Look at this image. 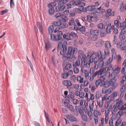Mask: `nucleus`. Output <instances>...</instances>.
<instances>
[{
    "label": "nucleus",
    "mask_w": 126,
    "mask_h": 126,
    "mask_svg": "<svg viewBox=\"0 0 126 126\" xmlns=\"http://www.w3.org/2000/svg\"><path fill=\"white\" fill-rule=\"evenodd\" d=\"M67 43L66 41L64 42L63 44H62L61 42H60L58 44L57 50L58 52L60 51V54L63 55V58H66L67 59L69 60L71 62V47L69 46L68 47L67 53H64L67 51Z\"/></svg>",
    "instance_id": "obj_1"
},
{
    "label": "nucleus",
    "mask_w": 126,
    "mask_h": 126,
    "mask_svg": "<svg viewBox=\"0 0 126 126\" xmlns=\"http://www.w3.org/2000/svg\"><path fill=\"white\" fill-rule=\"evenodd\" d=\"M79 57H80V59L81 60V72H83V70L84 67L86 66L87 67H89L90 66V63L89 61L88 62L86 61L87 58L85 55V54L83 53L81 55H79Z\"/></svg>",
    "instance_id": "obj_2"
},
{
    "label": "nucleus",
    "mask_w": 126,
    "mask_h": 126,
    "mask_svg": "<svg viewBox=\"0 0 126 126\" xmlns=\"http://www.w3.org/2000/svg\"><path fill=\"white\" fill-rule=\"evenodd\" d=\"M96 52L93 51L92 52H89L87 54V57L88 58H90L89 60V61L90 63H92L94 61V63H95V62H97L96 61H95V60L96 58Z\"/></svg>",
    "instance_id": "obj_3"
},
{
    "label": "nucleus",
    "mask_w": 126,
    "mask_h": 126,
    "mask_svg": "<svg viewBox=\"0 0 126 126\" xmlns=\"http://www.w3.org/2000/svg\"><path fill=\"white\" fill-rule=\"evenodd\" d=\"M85 27L84 26H81L80 27H77V25L74 24L73 28L74 30H76L79 33L84 34L85 31Z\"/></svg>",
    "instance_id": "obj_4"
},
{
    "label": "nucleus",
    "mask_w": 126,
    "mask_h": 126,
    "mask_svg": "<svg viewBox=\"0 0 126 126\" xmlns=\"http://www.w3.org/2000/svg\"><path fill=\"white\" fill-rule=\"evenodd\" d=\"M115 116H112L111 118L109 120V125L110 126H114L113 125V120H114L115 118H114ZM121 122V121L120 119H118L116 122L115 125V126H119Z\"/></svg>",
    "instance_id": "obj_5"
},
{
    "label": "nucleus",
    "mask_w": 126,
    "mask_h": 126,
    "mask_svg": "<svg viewBox=\"0 0 126 126\" xmlns=\"http://www.w3.org/2000/svg\"><path fill=\"white\" fill-rule=\"evenodd\" d=\"M99 60L97 64H95L94 67L95 69H97L98 68H101L100 69H103L104 67H105L106 65L104 63V61L102 60Z\"/></svg>",
    "instance_id": "obj_6"
},
{
    "label": "nucleus",
    "mask_w": 126,
    "mask_h": 126,
    "mask_svg": "<svg viewBox=\"0 0 126 126\" xmlns=\"http://www.w3.org/2000/svg\"><path fill=\"white\" fill-rule=\"evenodd\" d=\"M50 35V39L51 40L53 41H58L60 40V41H63L62 37L60 35H56L54 34H51Z\"/></svg>",
    "instance_id": "obj_7"
},
{
    "label": "nucleus",
    "mask_w": 126,
    "mask_h": 126,
    "mask_svg": "<svg viewBox=\"0 0 126 126\" xmlns=\"http://www.w3.org/2000/svg\"><path fill=\"white\" fill-rule=\"evenodd\" d=\"M99 79L97 80L95 82V83L97 87L99 85V84L101 83L100 84V86H102L103 85L106 84L105 82H104V83H102V82H104L105 79V77L103 76H102L101 77H100L99 78Z\"/></svg>",
    "instance_id": "obj_8"
},
{
    "label": "nucleus",
    "mask_w": 126,
    "mask_h": 126,
    "mask_svg": "<svg viewBox=\"0 0 126 126\" xmlns=\"http://www.w3.org/2000/svg\"><path fill=\"white\" fill-rule=\"evenodd\" d=\"M100 69L99 70L95 72L92 75V76L93 77H94L97 75H98V77L99 78L100 77L102 76V74L103 73H105L106 72V70L107 69Z\"/></svg>",
    "instance_id": "obj_9"
},
{
    "label": "nucleus",
    "mask_w": 126,
    "mask_h": 126,
    "mask_svg": "<svg viewBox=\"0 0 126 126\" xmlns=\"http://www.w3.org/2000/svg\"><path fill=\"white\" fill-rule=\"evenodd\" d=\"M85 5V3L84 4V5L82 4V5H78L79 6V7L77 8H75L73 9V11L74 12L77 13H82L83 11H86V10H84V7L83 6Z\"/></svg>",
    "instance_id": "obj_10"
},
{
    "label": "nucleus",
    "mask_w": 126,
    "mask_h": 126,
    "mask_svg": "<svg viewBox=\"0 0 126 126\" xmlns=\"http://www.w3.org/2000/svg\"><path fill=\"white\" fill-rule=\"evenodd\" d=\"M79 113L82 120L84 122H87L88 121V117L86 115L84 114L83 110L81 108L78 109Z\"/></svg>",
    "instance_id": "obj_11"
},
{
    "label": "nucleus",
    "mask_w": 126,
    "mask_h": 126,
    "mask_svg": "<svg viewBox=\"0 0 126 126\" xmlns=\"http://www.w3.org/2000/svg\"><path fill=\"white\" fill-rule=\"evenodd\" d=\"M112 9L111 8L106 10V11L107 13L105 14V16L107 17H109L110 16H113L114 15V11H112Z\"/></svg>",
    "instance_id": "obj_12"
},
{
    "label": "nucleus",
    "mask_w": 126,
    "mask_h": 126,
    "mask_svg": "<svg viewBox=\"0 0 126 126\" xmlns=\"http://www.w3.org/2000/svg\"><path fill=\"white\" fill-rule=\"evenodd\" d=\"M115 77V76H114L113 78L110 80L108 83L106 84L105 86L107 87H108L112 84L116 83L117 79Z\"/></svg>",
    "instance_id": "obj_13"
},
{
    "label": "nucleus",
    "mask_w": 126,
    "mask_h": 126,
    "mask_svg": "<svg viewBox=\"0 0 126 126\" xmlns=\"http://www.w3.org/2000/svg\"><path fill=\"white\" fill-rule=\"evenodd\" d=\"M123 110H121L120 109L119 110L116 114L112 115V116H115L114 118H115L116 119H117L118 118H120L124 114V112Z\"/></svg>",
    "instance_id": "obj_14"
},
{
    "label": "nucleus",
    "mask_w": 126,
    "mask_h": 126,
    "mask_svg": "<svg viewBox=\"0 0 126 126\" xmlns=\"http://www.w3.org/2000/svg\"><path fill=\"white\" fill-rule=\"evenodd\" d=\"M93 15V16L90 15H88L87 16V20L89 22H91L92 21V18H95L97 17V15L95 14L94 13Z\"/></svg>",
    "instance_id": "obj_15"
},
{
    "label": "nucleus",
    "mask_w": 126,
    "mask_h": 126,
    "mask_svg": "<svg viewBox=\"0 0 126 126\" xmlns=\"http://www.w3.org/2000/svg\"><path fill=\"white\" fill-rule=\"evenodd\" d=\"M113 29H114V25H113L111 26V23L107 25L106 29V31L107 33H110L111 32V30Z\"/></svg>",
    "instance_id": "obj_16"
},
{
    "label": "nucleus",
    "mask_w": 126,
    "mask_h": 126,
    "mask_svg": "<svg viewBox=\"0 0 126 126\" xmlns=\"http://www.w3.org/2000/svg\"><path fill=\"white\" fill-rule=\"evenodd\" d=\"M123 104V100L121 99L120 98H119L116 100V103L115 105L119 107Z\"/></svg>",
    "instance_id": "obj_17"
},
{
    "label": "nucleus",
    "mask_w": 126,
    "mask_h": 126,
    "mask_svg": "<svg viewBox=\"0 0 126 126\" xmlns=\"http://www.w3.org/2000/svg\"><path fill=\"white\" fill-rule=\"evenodd\" d=\"M126 89V87L125 85H123L122 87L120 89L121 94H120V96L121 97H123L125 94V91Z\"/></svg>",
    "instance_id": "obj_18"
},
{
    "label": "nucleus",
    "mask_w": 126,
    "mask_h": 126,
    "mask_svg": "<svg viewBox=\"0 0 126 126\" xmlns=\"http://www.w3.org/2000/svg\"><path fill=\"white\" fill-rule=\"evenodd\" d=\"M69 97H71V94H70V96H69ZM70 98H69L68 97V99H66L65 101L64 102V105L67 106L68 108L70 110H71V105L70 104Z\"/></svg>",
    "instance_id": "obj_19"
},
{
    "label": "nucleus",
    "mask_w": 126,
    "mask_h": 126,
    "mask_svg": "<svg viewBox=\"0 0 126 126\" xmlns=\"http://www.w3.org/2000/svg\"><path fill=\"white\" fill-rule=\"evenodd\" d=\"M71 2L73 5L75 4L76 5H82V4L84 5V4L85 3H84L81 2V1L79 0L78 1L76 0V1L72 0H71Z\"/></svg>",
    "instance_id": "obj_20"
},
{
    "label": "nucleus",
    "mask_w": 126,
    "mask_h": 126,
    "mask_svg": "<svg viewBox=\"0 0 126 126\" xmlns=\"http://www.w3.org/2000/svg\"><path fill=\"white\" fill-rule=\"evenodd\" d=\"M75 94L77 96H79L80 97L83 98L84 97V93L83 92H80L78 91H76Z\"/></svg>",
    "instance_id": "obj_21"
},
{
    "label": "nucleus",
    "mask_w": 126,
    "mask_h": 126,
    "mask_svg": "<svg viewBox=\"0 0 126 126\" xmlns=\"http://www.w3.org/2000/svg\"><path fill=\"white\" fill-rule=\"evenodd\" d=\"M68 18L67 16L65 15H62L59 19L60 21L65 22L68 20Z\"/></svg>",
    "instance_id": "obj_22"
},
{
    "label": "nucleus",
    "mask_w": 126,
    "mask_h": 126,
    "mask_svg": "<svg viewBox=\"0 0 126 126\" xmlns=\"http://www.w3.org/2000/svg\"><path fill=\"white\" fill-rule=\"evenodd\" d=\"M63 83L64 85L67 86L68 88H71V81L68 80H64L63 81Z\"/></svg>",
    "instance_id": "obj_23"
},
{
    "label": "nucleus",
    "mask_w": 126,
    "mask_h": 126,
    "mask_svg": "<svg viewBox=\"0 0 126 126\" xmlns=\"http://www.w3.org/2000/svg\"><path fill=\"white\" fill-rule=\"evenodd\" d=\"M121 68L119 67L115 68L113 70V73L114 76H116L120 72Z\"/></svg>",
    "instance_id": "obj_24"
},
{
    "label": "nucleus",
    "mask_w": 126,
    "mask_h": 126,
    "mask_svg": "<svg viewBox=\"0 0 126 126\" xmlns=\"http://www.w3.org/2000/svg\"><path fill=\"white\" fill-rule=\"evenodd\" d=\"M65 8V6L64 5L57 6L55 8L56 11V12L60 11H63L64 9Z\"/></svg>",
    "instance_id": "obj_25"
},
{
    "label": "nucleus",
    "mask_w": 126,
    "mask_h": 126,
    "mask_svg": "<svg viewBox=\"0 0 126 126\" xmlns=\"http://www.w3.org/2000/svg\"><path fill=\"white\" fill-rule=\"evenodd\" d=\"M71 72V70H70L68 71V72L64 73L62 74L61 76L62 78H63L66 79L69 75V74H70V72Z\"/></svg>",
    "instance_id": "obj_26"
},
{
    "label": "nucleus",
    "mask_w": 126,
    "mask_h": 126,
    "mask_svg": "<svg viewBox=\"0 0 126 126\" xmlns=\"http://www.w3.org/2000/svg\"><path fill=\"white\" fill-rule=\"evenodd\" d=\"M70 34L69 33H67L66 34L63 35V38L67 40H69L71 39Z\"/></svg>",
    "instance_id": "obj_27"
},
{
    "label": "nucleus",
    "mask_w": 126,
    "mask_h": 126,
    "mask_svg": "<svg viewBox=\"0 0 126 126\" xmlns=\"http://www.w3.org/2000/svg\"><path fill=\"white\" fill-rule=\"evenodd\" d=\"M37 26L38 27L39 30V31L42 34H43V28L42 25L41 23L40 22H37Z\"/></svg>",
    "instance_id": "obj_28"
},
{
    "label": "nucleus",
    "mask_w": 126,
    "mask_h": 126,
    "mask_svg": "<svg viewBox=\"0 0 126 126\" xmlns=\"http://www.w3.org/2000/svg\"><path fill=\"white\" fill-rule=\"evenodd\" d=\"M75 50L76 49L75 48L73 47H71V59H72L73 58V60H74V59H76V58L75 55H74L75 53Z\"/></svg>",
    "instance_id": "obj_29"
},
{
    "label": "nucleus",
    "mask_w": 126,
    "mask_h": 126,
    "mask_svg": "<svg viewBox=\"0 0 126 126\" xmlns=\"http://www.w3.org/2000/svg\"><path fill=\"white\" fill-rule=\"evenodd\" d=\"M120 28L121 30H124L126 26V22L125 21H123L120 24Z\"/></svg>",
    "instance_id": "obj_30"
},
{
    "label": "nucleus",
    "mask_w": 126,
    "mask_h": 126,
    "mask_svg": "<svg viewBox=\"0 0 126 126\" xmlns=\"http://www.w3.org/2000/svg\"><path fill=\"white\" fill-rule=\"evenodd\" d=\"M105 48L110 49L111 48V43L109 41L105 42Z\"/></svg>",
    "instance_id": "obj_31"
},
{
    "label": "nucleus",
    "mask_w": 126,
    "mask_h": 126,
    "mask_svg": "<svg viewBox=\"0 0 126 126\" xmlns=\"http://www.w3.org/2000/svg\"><path fill=\"white\" fill-rule=\"evenodd\" d=\"M61 24L60 21H54L52 23V25L53 27H57L60 26Z\"/></svg>",
    "instance_id": "obj_32"
},
{
    "label": "nucleus",
    "mask_w": 126,
    "mask_h": 126,
    "mask_svg": "<svg viewBox=\"0 0 126 126\" xmlns=\"http://www.w3.org/2000/svg\"><path fill=\"white\" fill-rule=\"evenodd\" d=\"M51 47V45L50 43L49 42H47L45 43V48L46 50H48V49Z\"/></svg>",
    "instance_id": "obj_33"
},
{
    "label": "nucleus",
    "mask_w": 126,
    "mask_h": 126,
    "mask_svg": "<svg viewBox=\"0 0 126 126\" xmlns=\"http://www.w3.org/2000/svg\"><path fill=\"white\" fill-rule=\"evenodd\" d=\"M71 113L76 116L78 115V112L77 110L74 109V107L71 105Z\"/></svg>",
    "instance_id": "obj_34"
},
{
    "label": "nucleus",
    "mask_w": 126,
    "mask_h": 126,
    "mask_svg": "<svg viewBox=\"0 0 126 126\" xmlns=\"http://www.w3.org/2000/svg\"><path fill=\"white\" fill-rule=\"evenodd\" d=\"M71 67V64L68 63L66 64L64 68L63 69V70L64 72H66V70H69Z\"/></svg>",
    "instance_id": "obj_35"
},
{
    "label": "nucleus",
    "mask_w": 126,
    "mask_h": 126,
    "mask_svg": "<svg viewBox=\"0 0 126 126\" xmlns=\"http://www.w3.org/2000/svg\"><path fill=\"white\" fill-rule=\"evenodd\" d=\"M80 64V60L79 59H77L76 62L73 64V66L74 67H76L79 66Z\"/></svg>",
    "instance_id": "obj_36"
},
{
    "label": "nucleus",
    "mask_w": 126,
    "mask_h": 126,
    "mask_svg": "<svg viewBox=\"0 0 126 126\" xmlns=\"http://www.w3.org/2000/svg\"><path fill=\"white\" fill-rule=\"evenodd\" d=\"M114 68L113 67V65L112 64H110L109 66L108 67H106V66L105 67H104V68H103V69H107L106 70V72L108 71L109 70H110V69H111L112 70L114 69Z\"/></svg>",
    "instance_id": "obj_37"
},
{
    "label": "nucleus",
    "mask_w": 126,
    "mask_h": 126,
    "mask_svg": "<svg viewBox=\"0 0 126 126\" xmlns=\"http://www.w3.org/2000/svg\"><path fill=\"white\" fill-rule=\"evenodd\" d=\"M93 113L94 116L95 117H98L99 115H100L101 114L100 111H98L96 110H94Z\"/></svg>",
    "instance_id": "obj_38"
},
{
    "label": "nucleus",
    "mask_w": 126,
    "mask_h": 126,
    "mask_svg": "<svg viewBox=\"0 0 126 126\" xmlns=\"http://www.w3.org/2000/svg\"><path fill=\"white\" fill-rule=\"evenodd\" d=\"M104 43V41L102 40H100L98 42L96 43V47H98L102 46Z\"/></svg>",
    "instance_id": "obj_39"
},
{
    "label": "nucleus",
    "mask_w": 126,
    "mask_h": 126,
    "mask_svg": "<svg viewBox=\"0 0 126 126\" xmlns=\"http://www.w3.org/2000/svg\"><path fill=\"white\" fill-rule=\"evenodd\" d=\"M68 25L66 23H61V24L60 25L59 27L60 29L62 28H67L68 27Z\"/></svg>",
    "instance_id": "obj_40"
},
{
    "label": "nucleus",
    "mask_w": 126,
    "mask_h": 126,
    "mask_svg": "<svg viewBox=\"0 0 126 126\" xmlns=\"http://www.w3.org/2000/svg\"><path fill=\"white\" fill-rule=\"evenodd\" d=\"M114 107L113 110H112V113H113L115 114L117 112V111L119 109V107L115 105H114Z\"/></svg>",
    "instance_id": "obj_41"
},
{
    "label": "nucleus",
    "mask_w": 126,
    "mask_h": 126,
    "mask_svg": "<svg viewBox=\"0 0 126 126\" xmlns=\"http://www.w3.org/2000/svg\"><path fill=\"white\" fill-rule=\"evenodd\" d=\"M94 8H95V6L93 5H89L86 8V10L89 11H91L93 10L94 9Z\"/></svg>",
    "instance_id": "obj_42"
},
{
    "label": "nucleus",
    "mask_w": 126,
    "mask_h": 126,
    "mask_svg": "<svg viewBox=\"0 0 126 126\" xmlns=\"http://www.w3.org/2000/svg\"><path fill=\"white\" fill-rule=\"evenodd\" d=\"M113 60L112 58H111V57H110L107 60V62L105 63V64L106 65V66L108 64H110L112 62Z\"/></svg>",
    "instance_id": "obj_43"
},
{
    "label": "nucleus",
    "mask_w": 126,
    "mask_h": 126,
    "mask_svg": "<svg viewBox=\"0 0 126 126\" xmlns=\"http://www.w3.org/2000/svg\"><path fill=\"white\" fill-rule=\"evenodd\" d=\"M125 35L121 32L119 36V39L122 40H124L125 38Z\"/></svg>",
    "instance_id": "obj_44"
},
{
    "label": "nucleus",
    "mask_w": 126,
    "mask_h": 126,
    "mask_svg": "<svg viewBox=\"0 0 126 126\" xmlns=\"http://www.w3.org/2000/svg\"><path fill=\"white\" fill-rule=\"evenodd\" d=\"M121 23L119 22L118 19H116L114 21V24L118 28H119L120 27V24Z\"/></svg>",
    "instance_id": "obj_45"
},
{
    "label": "nucleus",
    "mask_w": 126,
    "mask_h": 126,
    "mask_svg": "<svg viewBox=\"0 0 126 126\" xmlns=\"http://www.w3.org/2000/svg\"><path fill=\"white\" fill-rule=\"evenodd\" d=\"M74 97L73 95H71V99L73 100V103L74 104L77 105L79 101L78 100L76 99H74Z\"/></svg>",
    "instance_id": "obj_46"
},
{
    "label": "nucleus",
    "mask_w": 126,
    "mask_h": 126,
    "mask_svg": "<svg viewBox=\"0 0 126 126\" xmlns=\"http://www.w3.org/2000/svg\"><path fill=\"white\" fill-rule=\"evenodd\" d=\"M94 103V101L92 100L89 105V108L91 110H93Z\"/></svg>",
    "instance_id": "obj_47"
},
{
    "label": "nucleus",
    "mask_w": 126,
    "mask_h": 126,
    "mask_svg": "<svg viewBox=\"0 0 126 126\" xmlns=\"http://www.w3.org/2000/svg\"><path fill=\"white\" fill-rule=\"evenodd\" d=\"M68 1V0H61L58 2L59 5H63L66 3Z\"/></svg>",
    "instance_id": "obj_48"
},
{
    "label": "nucleus",
    "mask_w": 126,
    "mask_h": 126,
    "mask_svg": "<svg viewBox=\"0 0 126 126\" xmlns=\"http://www.w3.org/2000/svg\"><path fill=\"white\" fill-rule=\"evenodd\" d=\"M56 5V3L55 2H51L49 4L47 5V6L49 8H50L51 7H54Z\"/></svg>",
    "instance_id": "obj_49"
},
{
    "label": "nucleus",
    "mask_w": 126,
    "mask_h": 126,
    "mask_svg": "<svg viewBox=\"0 0 126 126\" xmlns=\"http://www.w3.org/2000/svg\"><path fill=\"white\" fill-rule=\"evenodd\" d=\"M53 26L52 25H51L48 28V32L49 33L51 34L54 30Z\"/></svg>",
    "instance_id": "obj_50"
},
{
    "label": "nucleus",
    "mask_w": 126,
    "mask_h": 126,
    "mask_svg": "<svg viewBox=\"0 0 126 126\" xmlns=\"http://www.w3.org/2000/svg\"><path fill=\"white\" fill-rule=\"evenodd\" d=\"M62 14L60 13H57L54 16L56 18L57 20H59L60 18L61 17L62 15Z\"/></svg>",
    "instance_id": "obj_51"
},
{
    "label": "nucleus",
    "mask_w": 126,
    "mask_h": 126,
    "mask_svg": "<svg viewBox=\"0 0 126 126\" xmlns=\"http://www.w3.org/2000/svg\"><path fill=\"white\" fill-rule=\"evenodd\" d=\"M98 38V36H97L94 35L92 37L91 39L92 41H95L97 40Z\"/></svg>",
    "instance_id": "obj_52"
},
{
    "label": "nucleus",
    "mask_w": 126,
    "mask_h": 126,
    "mask_svg": "<svg viewBox=\"0 0 126 126\" xmlns=\"http://www.w3.org/2000/svg\"><path fill=\"white\" fill-rule=\"evenodd\" d=\"M83 77H81L80 76H79L77 77V80L80 83L83 82Z\"/></svg>",
    "instance_id": "obj_53"
},
{
    "label": "nucleus",
    "mask_w": 126,
    "mask_h": 126,
    "mask_svg": "<svg viewBox=\"0 0 126 126\" xmlns=\"http://www.w3.org/2000/svg\"><path fill=\"white\" fill-rule=\"evenodd\" d=\"M106 111H105V122L106 124H107L108 123V122L109 119V115L108 114H106Z\"/></svg>",
    "instance_id": "obj_54"
},
{
    "label": "nucleus",
    "mask_w": 126,
    "mask_h": 126,
    "mask_svg": "<svg viewBox=\"0 0 126 126\" xmlns=\"http://www.w3.org/2000/svg\"><path fill=\"white\" fill-rule=\"evenodd\" d=\"M71 36L73 38L77 39L78 38V36L74 32H71Z\"/></svg>",
    "instance_id": "obj_55"
},
{
    "label": "nucleus",
    "mask_w": 126,
    "mask_h": 126,
    "mask_svg": "<svg viewBox=\"0 0 126 126\" xmlns=\"http://www.w3.org/2000/svg\"><path fill=\"white\" fill-rule=\"evenodd\" d=\"M109 49H108L105 48L104 49V53L105 54V55L106 56H108L110 54V52H109Z\"/></svg>",
    "instance_id": "obj_56"
},
{
    "label": "nucleus",
    "mask_w": 126,
    "mask_h": 126,
    "mask_svg": "<svg viewBox=\"0 0 126 126\" xmlns=\"http://www.w3.org/2000/svg\"><path fill=\"white\" fill-rule=\"evenodd\" d=\"M87 114L89 117L90 120L92 119L93 118V114L92 112L90 111H89L88 110H87Z\"/></svg>",
    "instance_id": "obj_57"
},
{
    "label": "nucleus",
    "mask_w": 126,
    "mask_h": 126,
    "mask_svg": "<svg viewBox=\"0 0 126 126\" xmlns=\"http://www.w3.org/2000/svg\"><path fill=\"white\" fill-rule=\"evenodd\" d=\"M54 9L53 8H51L48 10L49 14L50 15H52L54 14Z\"/></svg>",
    "instance_id": "obj_58"
},
{
    "label": "nucleus",
    "mask_w": 126,
    "mask_h": 126,
    "mask_svg": "<svg viewBox=\"0 0 126 126\" xmlns=\"http://www.w3.org/2000/svg\"><path fill=\"white\" fill-rule=\"evenodd\" d=\"M120 109L123 111L126 110V103L122 105L120 108Z\"/></svg>",
    "instance_id": "obj_59"
},
{
    "label": "nucleus",
    "mask_w": 126,
    "mask_h": 126,
    "mask_svg": "<svg viewBox=\"0 0 126 126\" xmlns=\"http://www.w3.org/2000/svg\"><path fill=\"white\" fill-rule=\"evenodd\" d=\"M83 72H84V76L86 78H88L89 73L87 70H84V71L83 70Z\"/></svg>",
    "instance_id": "obj_60"
},
{
    "label": "nucleus",
    "mask_w": 126,
    "mask_h": 126,
    "mask_svg": "<svg viewBox=\"0 0 126 126\" xmlns=\"http://www.w3.org/2000/svg\"><path fill=\"white\" fill-rule=\"evenodd\" d=\"M101 31L100 30H95V35H96L98 36L100 35L101 34Z\"/></svg>",
    "instance_id": "obj_61"
},
{
    "label": "nucleus",
    "mask_w": 126,
    "mask_h": 126,
    "mask_svg": "<svg viewBox=\"0 0 126 126\" xmlns=\"http://www.w3.org/2000/svg\"><path fill=\"white\" fill-rule=\"evenodd\" d=\"M118 94L117 92H114L112 94H111V96L113 98H115L117 96Z\"/></svg>",
    "instance_id": "obj_62"
},
{
    "label": "nucleus",
    "mask_w": 126,
    "mask_h": 126,
    "mask_svg": "<svg viewBox=\"0 0 126 126\" xmlns=\"http://www.w3.org/2000/svg\"><path fill=\"white\" fill-rule=\"evenodd\" d=\"M116 46L118 48H120L121 46L122 45V43L121 41H120L118 42L117 43Z\"/></svg>",
    "instance_id": "obj_63"
},
{
    "label": "nucleus",
    "mask_w": 126,
    "mask_h": 126,
    "mask_svg": "<svg viewBox=\"0 0 126 126\" xmlns=\"http://www.w3.org/2000/svg\"><path fill=\"white\" fill-rule=\"evenodd\" d=\"M120 50L126 53V46H123L121 48Z\"/></svg>",
    "instance_id": "obj_64"
}]
</instances>
